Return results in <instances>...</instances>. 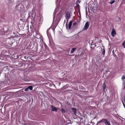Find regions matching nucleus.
Segmentation results:
<instances>
[{
  "label": "nucleus",
  "mask_w": 125,
  "mask_h": 125,
  "mask_svg": "<svg viewBox=\"0 0 125 125\" xmlns=\"http://www.w3.org/2000/svg\"><path fill=\"white\" fill-rule=\"evenodd\" d=\"M122 101V103L123 104V106H124V107H125V105L124 104V102L123 101Z\"/></svg>",
  "instance_id": "obj_22"
},
{
  "label": "nucleus",
  "mask_w": 125,
  "mask_h": 125,
  "mask_svg": "<svg viewBox=\"0 0 125 125\" xmlns=\"http://www.w3.org/2000/svg\"><path fill=\"white\" fill-rule=\"evenodd\" d=\"M121 79H125V75H123Z\"/></svg>",
  "instance_id": "obj_19"
},
{
  "label": "nucleus",
  "mask_w": 125,
  "mask_h": 125,
  "mask_svg": "<svg viewBox=\"0 0 125 125\" xmlns=\"http://www.w3.org/2000/svg\"><path fill=\"white\" fill-rule=\"evenodd\" d=\"M28 88L30 90H32L33 89V87L32 86H29L28 87Z\"/></svg>",
  "instance_id": "obj_16"
},
{
  "label": "nucleus",
  "mask_w": 125,
  "mask_h": 125,
  "mask_svg": "<svg viewBox=\"0 0 125 125\" xmlns=\"http://www.w3.org/2000/svg\"><path fill=\"white\" fill-rule=\"evenodd\" d=\"M76 48H73L71 50V53H73L74 52Z\"/></svg>",
  "instance_id": "obj_11"
},
{
  "label": "nucleus",
  "mask_w": 125,
  "mask_h": 125,
  "mask_svg": "<svg viewBox=\"0 0 125 125\" xmlns=\"http://www.w3.org/2000/svg\"><path fill=\"white\" fill-rule=\"evenodd\" d=\"M102 87L103 89L104 90V91L106 88V85L104 83H103L102 86Z\"/></svg>",
  "instance_id": "obj_10"
},
{
  "label": "nucleus",
  "mask_w": 125,
  "mask_h": 125,
  "mask_svg": "<svg viewBox=\"0 0 125 125\" xmlns=\"http://www.w3.org/2000/svg\"><path fill=\"white\" fill-rule=\"evenodd\" d=\"M90 23L89 22H87L84 26L83 28V30H86L88 28L89 26Z\"/></svg>",
  "instance_id": "obj_2"
},
{
  "label": "nucleus",
  "mask_w": 125,
  "mask_h": 125,
  "mask_svg": "<svg viewBox=\"0 0 125 125\" xmlns=\"http://www.w3.org/2000/svg\"><path fill=\"white\" fill-rule=\"evenodd\" d=\"M72 24V21H70L69 23L68 26L69 29H70L71 28Z\"/></svg>",
  "instance_id": "obj_8"
},
{
  "label": "nucleus",
  "mask_w": 125,
  "mask_h": 125,
  "mask_svg": "<svg viewBox=\"0 0 125 125\" xmlns=\"http://www.w3.org/2000/svg\"><path fill=\"white\" fill-rule=\"evenodd\" d=\"M76 6L79 9V5L78 4V3H76Z\"/></svg>",
  "instance_id": "obj_18"
},
{
  "label": "nucleus",
  "mask_w": 125,
  "mask_h": 125,
  "mask_svg": "<svg viewBox=\"0 0 125 125\" xmlns=\"http://www.w3.org/2000/svg\"><path fill=\"white\" fill-rule=\"evenodd\" d=\"M66 28L67 29L68 28V26H67V23L66 24Z\"/></svg>",
  "instance_id": "obj_25"
},
{
  "label": "nucleus",
  "mask_w": 125,
  "mask_h": 125,
  "mask_svg": "<svg viewBox=\"0 0 125 125\" xmlns=\"http://www.w3.org/2000/svg\"><path fill=\"white\" fill-rule=\"evenodd\" d=\"M17 58H19V57H17Z\"/></svg>",
  "instance_id": "obj_29"
},
{
  "label": "nucleus",
  "mask_w": 125,
  "mask_h": 125,
  "mask_svg": "<svg viewBox=\"0 0 125 125\" xmlns=\"http://www.w3.org/2000/svg\"><path fill=\"white\" fill-rule=\"evenodd\" d=\"M70 48H68L66 50V51H67L69 52V51H70Z\"/></svg>",
  "instance_id": "obj_21"
},
{
  "label": "nucleus",
  "mask_w": 125,
  "mask_h": 125,
  "mask_svg": "<svg viewBox=\"0 0 125 125\" xmlns=\"http://www.w3.org/2000/svg\"><path fill=\"white\" fill-rule=\"evenodd\" d=\"M124 101H125V98H124Z\"/></svg>",
  "instance_id": "obj_30"
},
{
  "label": "nucleus",
  "mask_w": 125,
  "mask_h": 125,
  "mask_svg": "<svg viewBox=\"0 0 125 125\" xmlns=\"http://www.w3.org/2000/svg\"><path fill=\"white\" fill-rule=\"evenodd\" d=\"M51 108H52V111H56L57 112L58 110L57 109V108L55 107L54 106L52 105H51Z\"/></svg>",
  "instance_id": "obj_4"
},
{
  "label": "nucleus",
  "mask_w": 125,
  "mask_h": 125,
  "mask_svg": "<svg viewBox=\"0 0 125 125\" xmlns=\"http://www.w3.org/2000/svg\"><path fill=\"white\" fill-rule=\"evenodd\" d=\"M122 45L124 48H125V41L122 43Z\"/></svg>",
  "instance_id": "obj_17"
},
{
  "label": "nucleus",
  "mask_w": 125,
  "mask_h": 125,
  "mask_svg": "<svg viewBox=\"0 0 125 125\" xmlns=\"http://www.w3.org/2000/svg\"><path fill=\"white\" fill-rule=\"evenodd\" d=\"M119 19L120 20H121V19L120 18H119Z\"/></svg>",
  "instance_id": "obj_28"
},
{
  "label": "nucleus",
  "mask_w": 125,
  "mask_h": 125,
  "mask_svg": "<svg viewBox=\"0 0 125 125\" xmlns=\"http://www.w3.org/2000/svg\"><path fill=\"white\" fill-rule=\"evenodd\" d=\"M91 45L93 47H92V46H91V47L92 48H93V49H94V48H95V47H96V44H92V43Z\"/></svg>",
  "instance_id": "obj_9"
},
{
  "label": "nucleus",
  "mask_w": 125,
  "mask_h": 125,
  "mask_svg": "<svg viewBox=\"0 0 125 125\" xmlns=\"http://www.w3.org/2000/svg\"><path fill=\"white\" fill-rule=\"evenodd\" d=\"M80 1L79 0H77L76 2L77 3L78 2L79 3H80Z\"/></svg>",
  "instance_id": "obj_23"
},
{
  "label": "nucleus",
  "mask_w": 125,
  "mask_h": 125,
  "mask_svg": "<svg viewBox=\"0 0 125 125\" xmlns=\"http://www.w3.org/2000/svg\"><path fill=\"white\" fill-rule=\"evenodd\" d=\"M72 112L75 115H76L77 113L76 109L74 108H72Z\"/></svg>",
  "instance_id": "obj_7"
},
{
  "label": "nucleus",
  "mask_w": 125,
  "mask_h": 125,
  "mask_svg": "<svg viewBox=\"0 0 125 125\" xmlns=\"http://www.w3.org/2000/svg\"><path fill=\"white\" fill-rule=\"evenodd\" d=\"M116 31L115 30L114 28H113L112 29V31L111 34L112 36L113 37L116 34Z\"/></svg>",
  "instance_id": "obj_6"
},
{
  "label": "nucleus",
  "mask_w": 125,
  "mask_h": 125,
  "mask_svg": "<svg viewBox=\"0 0 125 125\" xmlns=\"http://www.w3.org/2000/svg\"><path fill=\"white\" fill-rule=\"evenodd\" d=\"M21 35H24V34H22Z\"/></svg>",
  "instance_id": "obj_31"
},
{
  "label": "nucleus",
  "mask_w": 125,
  "mask_h": 125,
  "mask_svg": "<svg viewBox=\"0 0 125 125\" xmlns=\"http://www.w3.org/2000/svg\"><path fill=\"white\" fill-rule=\"evenodd\" d=\"M77 25V23L76 22H74L73 24V27L74 28H75L76 27Z\"/></svg>",
  "instance_id": "obj_13"
},
{
  "label": "nucleus",
  "mask_w": 125,
  "mask_h": 125,
  "mask_svg": "<svg viewBox=\"0 0 125 125\" xmlns=\"http://www.w3.org/2000/svg\"><path fill=\"white\" fill-rule=\"evenodd\" d=\"M40 42L42 43L44 42V41L43 39V37L42 36H41L40 37Z\"/></svg>",
  "instance_id": "obj_12"
},
{
  "label": "nucleus",
  "mask_w": 125,
  "mask_h": 125,
  "mask_svg": "<svg viewBox=\"0 0 125 125\" xmlns=\"http://www.w3.org/2000/svg\"><path fill=\"white\" fill-rule=\"evenodd\" d=\"M61 111L62 113H65V110L62 108H61Z\"/></svg>",
  "instance_id": "obj_15"
},
{
  "label": "nucleus",
  "mask_w": 125,
  "mask_h": 125,
  "mask_svg": "<svg viewBox=\"0 0 125 125\" xmlns=\"http://www.w3.org/2000/svg\"><path fill=\"white\" fill-rule=\"evenodd\" d=\"M113 55L114 56L116 57V56L115 54V53H113Z\"/></svg>",
  "instance_id": "obj_26"
},
{
  "label": "nucleus",
  "mask_w": 125,
  "mask_h": 125,
  "mask_svg": "<svg viewBox=\"0 0 125 125\" xmlns=\"http://www.w3.org/2000/svg\"><path fill=\"white\" fill-rule=\"evenodd\" d=\"M28 89H29L28 87L27 88L25 89V91H27L28 90Z\"/></svg>",
  "instance_id": "obj_24"
},
{
  "label": "nucleus",
  "mask_w": 125,
  "mask_h": 125,
  "mask_svg": "<svg viewBox=\"0 0 125 125\" xmlns=\"http://www.w3.org/2000/svg\"><path fill=\"white\" fill-rule=\"evenodd\" d=\"M45 45H46V46H47V45H46L45 44Z\"/></svg>",
  "instance_id": "obj_34"
},
{
  "label": "nucleus",
  "mask_w": 125,
  "mask_h": 125,
  "mask_svg": "<svg viewBox=\"0 0 125 125\" xmlns=\"http://www.w3.org/2000/svg\"><path fill=\"white\" fill-rule=\"evenodd\" d=\"M115 2V0H113L112 1L110 2H109L110 4H112L113 3Z\"/></svg>",
  "instance_id": "obj_20"
},
{
  "label": "nucleus",
  "mask_w": 125,
  "mask_h": 125,
  "mask_svg": "<svg viewBox=\"0 0 125 125\" xmlns=\"http://www.w3.org/2000/svg\"><path fill=\"white\" fill-rule=\"evenodd\" d=\"M106 5L105 4V3H104V5L105 6H106Z\"/></svg>",
  "instance_id": "obj_27"
},
{
  "label": "nucleus",
  "mask_w": 125,
  "mask_h": 125,
  "mask_svg": "<svg viewBox=\"0 0 125 125\" xmlns=\"http://www.w3.org/2000/svg\"><path fill=\"white\" fill-rule=\"evenodd\" d=\"M100 122H103L105 125H111L109 121L106 119H103L100 121Z\"/></svg>",
  "instance_id": "obj_1"
},
{
  "label": "nucleus",
  "mask_w": 125,
  "mask_h": 125,
  "mask_svg": "<svg viewBox=\"0 0 125 125\" xmlns=\"http://www.w3.org/2000/svg\"><path fill=\"white\" fill-rule=\"evenodd\" d=\"M118 57H117V59H118Z\"/></svg>",
  "instance_id": "obj_32"
},
{
  "label": "nucleus",
  "mask_w": 125,
  "mask_h": 125,
  "mask_svg": "<svg viewBox=\"0 0 125 125\" xmlns=\"http://www.w3.org/2000/svg\"><path fill=\"white\" fill-rule=\"evenodd\" d=\"M23 125H27L24 124Z\"/></svg>",
  "instance_id": "obj_33"
},
{
  "label": "nucleus",
  "mask_w": 125,
  "mask_h": 125,
  "mask_svg": "<svg viewBox=\"0 0 125 125\" xmlns=\"http://www.w3.org/2000/svg\"><path fill=\"white\" fill-rule=\"evenodd\" d=\"M105 49L104 48L103 49V51L102 52V53L103 54L104 56L105 55Z\"/></svg>",
  "instance_id": "obj_14"
},
{
  "label": "nucleus",
  "mask_w": 125,
  "mask_h": 125,
  "mask_svg": "<svg viewBox=\"0 0 125 125\" xmlns=\"http://www.w3.org/2000/svg\"><path fill=\"white\" fill-rule=\"evenodd\" d=\"M21 64V63L20 62H19L18 61H15V64L14 65L17 66H20Z\"/></svg>",
  "instance_id": "obj_5"
},
{
  "label": "nucleus",
  "mask_w": 125,
  "mask_h": 125,
  "mask_svg": "<svg viewBox=\"0 0 125 125\" xmlns=\"http://www.w3.org/2000/svg\"><path fill=\"white\" fill-rule=\"evenodd\" d=\"M66 16H65L67 20H68V18H69L71 16L70 13L69 12L67 11L66 13Z\"/></svg>",
  "instance_id": "obj_3"
}]
</instances>
